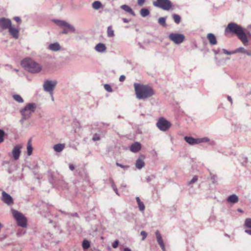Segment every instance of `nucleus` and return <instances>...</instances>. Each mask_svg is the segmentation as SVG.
Listing matches in <instances>:
<instances>
[{
	"mask_svg": "<svg viewBox=\"0 0 251 251\" xmlns=\"http://www.w3.org/2000/svg\"><path fill=\"white\" fill-rule=\"evenodd\" d=\"M225 32L235 34L244 45H247L248 39L243 28L234 23H230L225 29Z\"/></svg>",
	"mask_w": 251,
	"mask_h": 251,
	"instance_id": "obj_1",
	"label": "nucleus"
},
{
	"mask_svg": "<svg viewBox=\"0 0 251 251\" xmlns=\"http://www.w3.org/2000/svg\"><path fill=\"white\" fill-rule=\"evenodd\" d=\"M134 86L136 97L139 100L148 99L154 94L152 87L148 85H141L135 83Z\"/></svg>",
	"mask_w": 251,
	"mask_h": 251,
	"instance_id": "obj_2",
	"label": "nucleus"
},
{
	"mask_svg": "<svg viewBox=\"0 0 251 251\" xmlns=\"http://www.w3.org/2000/svg\"><path fill=\"white\" fill-rule=\"evenodd\" d=\"M21 65L26 71L31 73H39L41 69V66L30 58H25L22 61Z\"/></svg>",
	"mask_w": 251,
	"mask_h": 251,
	"instance_id": "obj_3",
	"label": "nucleus"
},
{
	"mask_svg": "<svg viewBox=\"0 0 251 251\" xmlns=\"http://www.w3.org/2000/svg\"><path fill=\"white\" fill-rule=\"evenodd\" d=\"M37 107V104L35 103H28L26 105L20 110V112L22 115V118L20 120L21 124H23L24 121L28 120L34 113Z\"/></svg>",
	"mask_w": 251,
	"mask_h": 251,
	"instance_id": "obj_4",
	"label": "nucleus"
},
{
	"mask_svg": "<svg viewBox=\"0 0 251 251\" xmlns=\"http://www.w3.org/2000/svg\"><path fill=\"white\" fill-rule=\"evenodd\" d=\"M11 212L14 219L16 220L19 226L22 227H26L27 226V219L26 217L21 212L17 210L12 209Z\"/></svg>",
	"mask_w": 251,
	"mask_h": 251,
	"instance_id": "obj_5",
	"label": "nucleus"
},
{
	"mask_svg": "<svg viewBox=\"0 0 251 251\" xmlns=\"http://www.w3.org/2000/svg\"><path fill=\"white\" fill-rule=\"evenodd\" d=\"M156 126L160 130L166 131L170 128L172 124L164 117H160L158 119Z\"/></svg>",
	"mask_w": 251,
	"mask_h": 251,
	"instance_id": "obj_6",
	"label": "nucleus"
},
{
	"mask_svg": "<svg viewBox=\"0 0 251 251\" xmlns=\"http://www.w3.org/2000/svg\"><path fill=\"white\" fill-rule=\"evenodd\" d=\"M153 5L164 10H169L172 7L173 4L169 0H156L153 2Z\"/></svg>",
	"mask_w": 251,
	"mask_h": 251,
	"instance_id": "obj_7",
	"label": "nucleus"
},
{
	"mask_svg": "<svg viewBox=\"0 0 251 251\" xmlns=\"http://www.w3.org/2000/svg\"><path fill=\"white\" fill-rule=\"evenodd\" d=\"M57 83V82L56 80L52 81L50 80H46L45 81L43 84L44 90L46 92H49L52 95V92L54 89V88L56 86Z\"/></svg>",
	"mask_w": 251,
	"mask_h": 251,
	"instance_id": "obj_8",
	"label": "nucleus"
},
{
	"mask_svg": "<svg viewBox=\"0 0 251 251\" xmlns=\"http://www.w3.org/2000/svg\"><path fill=\"white\" fill-rule=\"evenodd\" d=\"M169 38L176 44H180L184 41L185 36L182 34L172 33L169 35Z\"/></svg>",
	"mask_w": 251,
	"mask_h": 251,
	"instance_id": "obj_9",
	"label": "nucleus"
},
{
	"mask_svg": "<svg viewBox=\"0 0 251 251\" xmlns=\"http://www.w3.org/2000/svg\"><path fill=\"white\" fill-rule=\"evenodd\" d=\"M1 200L8 206H11L14 203V201L12 197L4 191L1 193Z\"/></svg>",
	"mask_w": 251,
	"mask_h": 251,
	"instance_id": "obj_10",
	"label": "nucleus"
},
{
	"mask_svg": "<svg viewBox=\"0 0 251 251\" xmlns=\"http://www.w3.org/2000/svg\"><path fill=\"white\" fill-rule=\"evenodd\" d=\"M12 25L11 21L8 18H0V28L1 30L8 29Z\"/></svg>",
	"mask_w": 251,
	"mask_h": 251,
	"instance_id": "obj_11",
	"label": "nucleus"
},
{
	"mask_svg": "<svg viewBox=\"0 0 251 251\" xmlns=\"http://www.w3.org/2000/svg\"><path fill=\"white\" fill-rule=\"evenodd\" d=\"M22 147L23 145L22 144H18L14 147L11 153L13 157L15 160H17L19 158Z\"/></svg>",
	"mask_w": 251,
	"mask_h": 251,
	"instance_id": "obj_12",
	"label": "nucleus"
},
{
	"mask_svg": "<svg viewBox=\"0 0 251 251\" xmlns=\"http://www.w3.org/2000/svg\"><path fill=\"white\" fill-rule=\"evenodd\" d=\"M155 235L156 236V240H157V243L160 246V247L162 249V250H163V251H165V245L164 244L163 240L162 239V236H161L160 232H159L158 230H156L155 231Z\"/></svg>",
	"mask_w": 251,
	"mask_h": 251,
	"instance_id": "obj_13",
	"label": "nucleus"
},
{
	"mask_svg": "<svg viewBox=\"0 0 251 251\" xmlns=\"http://www.w3.org/2000/svg\"><path fill=\"white\" fill-rule=\"evenodd\" d=\"M8 29L11 36H12L15 39L18 38L19 36V30L18 29L12 27L11 25L10 27H9Z\"/></svg>",
	"mask_w": 251,
	"mask_h": 251,
	"instance_id": "obj_14",
	"label": "nucleus"
},
{
	"mask_svg": "<svg viewBox=\"0 0 251 251\" xmlns=\"http://www.w3.org/2000/svg\"><path fill=\"white\" fill-rule=\"evenodd\" d=\"M48 49L52 51H57L60 50L61 46L58 42L50 44Z\"/></svg>",
	"mask_w": 251,
	"mask_h": 251,
	"instance_id": "obj_15",
	"label": "nucleus"
},
{
	"mask_svg": "<svg viewBox=\"0 0 251 251\" xmlns=\"http://www.w3.org/2000/svg\"><path fill=\"white\" fill-rule=\"evenodd\" d=\"M207 38L211 45L213 46L217 44V39L214 34L211 33H208L207 35Z\"/></svg>",
	"mask_w": 251,
	"mask_h": 251,
	"instance_id": "obj_16",
	"label": "nucleus"
},
{
	"mask_svg": "<svg viewBox=\"0 0 251 251\" xmlns=\"http://www.w3.org/2000/svg\"><path fill=\"white\" fill-rule=\"evenodd\" d=\"M95 49L97 51L102 53L106 51V47L104 44L100 43L96 45Z\"/></svg>",
	"mask_w": 251,
	"mask_h": 251,
	"instance_id": "obj_17",
	"label": "nucleus"
},
{
	"mask_svg": "<svg viewBox=\"0 0 251 251\" xmlns=\"http://www.w3.org/2000/svg\"><path fill=\"white\" fill-rule=\"evenodd\" d=\"M141 144L138 142H135L130 146V150L133 152H137L141 150Z\"/></svg>",
	"mask_w": 251,
	"mask_h": 251,
	"instance_id": "obj_18",
	"label": "nucleus"
},
{
	"mask_svg": "<svg viewBox=\"0 0 251 251\" xmlns=\"http://www.w3.org/2000/svg\"><path fill=\"white\" fill-rule=\"evenodd\" d=\"M238 197L235 194H232L229 196L227 199V201L231 203H235L238 201Z\"/></svg>",
	"mask_w": 251,
	"mask_h": 251,
	"instance_id": "obj_19",
	"label": "nucleus"
},
{
	"mask_svg": "<svg viewBox=\"0 0 251 251\" xmlns=\"http://www.w3.org/2000/svg\"><path fill=\"white\" fill-rule=\"evenodd\" d=\"M185 141L190 145L198 144V138H194L191 137L185 136Z\"/></svg>",
	"mask_w": 251,
	"mask_h": 251,
	"instance_id": "obj_20",
	"label": "nucleus"
},
{
	"mask_svg": "<svg viewBox=\"0 0 251 251\" xmlns=\"http://www.w3.org/2000/svg\"><path fill=\"white\" fill-rule=\"evenodd\" d=\"M121 8L125 10V11L130 13L133 16H135V14L132 9V8L127 5L124 4L121 6Z\"/></svg>",
	"mask_w": 251,
	"mask_h": 251,
	"instance_id": "obj_21",
	"label": "nucleus"
},
{
	"mask_svg": "<svg viewBox=\"0 0 251 251\" xmlns=\"http://www.w3.org/2000/svg\"><path fill=\"white\" fill-rule=\"evenodd\" d=\"M145 166V163L144 162L143 159L141 158L140 157L138 158L135 163V166L138 169H141Z\"/></svg>",
	"mask_w": 251,
	"mask_h": 251,
	"instance_id": "obj_22",
	"label": "nucleus"
},
{
	"mask_svg": "<svg viewBox=\"0 0 251 251\" xmlns=\"http://www.w3.org/2000/svg\"><path fill=\"white\" fill-rule=\"evenodd\" d=\"M234 51L235 52V53L240 52V53L246 54L249 56H251V52L248 51L243 47L238 48L236 49V50H235Z\"/></svg>",
	"mask_w": 251,
	"mask_h": 251,
	"instance_id": "obj_23",
	"label": "nucleus"
},
{
	"mask_svg": "<svg viewBox=\"0 0 251 251\" xmlns=\"http://www.w3.org/2000/svg\"><path fill=\"white\" fill-rule=\"evenodd\" d=\"M92 8L95 10H99L101 8H103V6L100 1L96 0L93 2L92 4Z\"/></svg>",
	"mask_w": 251,
	"mask_h": 251,
	"instance_id": "obj_24",
	"label": "nucleus"
},
{
	"mask_svg": "<svg viewBox=\"0 0 251 251\" xmlns=\"http://www.w3.org/2000/svg\"><path fill=\"white\" fill-rule=\"evenodd\" d=\"M63 27H65L67 29H68V30L70 32H72L73 33H75V27L69 24L68 23H67L66 21L65 22L64 25H63Z\"/></svg>",
	"mask_w": 251,
	"mask_h": 251,
	"instance_id": "obj_25",
	"label": "nucleus"
},
{
	"mask_svg": "<svg viewBox=\"0 0 251 251\" xmlns=\"http://www.w3.org/2000/svg\"><path fill=\"white\" fill-rule=\"evenodd\" d=\"M65 147L64 144H58L54 146L53 149L54 151L57 152H60L63 151Z\"/></svg>",
	"mask_w": 251,
	"mask_h": 251,
	"instance_id": "obj_26",
	"label": "nucleus"
},
{
	"mask_svg": "<svg viewBox=\"0 0 251 251\" xmlns=\"http://www.w3.org/2000/svg\"><path fill=\"white\" fill-rule=\"evenodd\" d=\"M136 200L137 204L138 205V207H139V210L141 211H144L145 210V206L144 204L143 203V202H142L141 201L139 197H136Z\"/></svg>",
	"mask_w": 251,
	"mask_h": 251,
	"instance_id": "obj_27",
	"label": "nucleus"
},
{
	"mask_svg": "<svg viewBox=\"0 0 251 251\" xmlns=\"http://www.w3.org/2000/svg\"><path fill=\"white\" fill-rule=\"evenodd\" d=\"M140 13L143 17H146L150 14V11L148 8H144L140 10Z\"/></svg>",
	"mask_w": 251,
	"mask_h": 251,
	"instance_id": "obj_28",
	"label": "nucleus"
},
{
	"mask_svg": "<svg viewBox=\"0 0 251 251\" xmlns=\"http://www.w3.org/2000/svg\"><path fill=\"white\" fill-rule=\"evenodd\" d=\"M33 148L31 143V140H29L27 142V153L28 156L32 154Z\"/></svg>",
	"mask_w": 251,
	"mask_h": 251,
	"instance_id": "obj_29",
	"label": "nucleus"
},
{
	"mask_svg": "<svg viewBox=\"0 0 251 251\" xmlns=\"http://www.w3.org/2000/svg\"><path fill=\"white\" fill-rule=\"evenodd\" d=\"M166 17L159 18L158 20V24L163 27H166L167 26L166 23Z\"/></svg>",
	"mask_w": 251,
	"mask_h": 251,
	"instance_id": "obj_30",
	"label": "nucleus"
},
{
	"mask_svg": "<svg viewBox=\"0 0 251 251\" xmlns=\"http://www.w3.org/2000/svg\"><path fill=\"white\" fill-rule=\"evenodd\" d=\"M13 99L18 103H23L24 100L21 96L18 94H14L12 96Z\"/></svg>",
	"mask_w": 251,
	"mask_h": 251,
	"instance_id": "obj_31",
	"label": "nucleus"
},
{
	"mask_svg": "<svg viewBox=\"0 0 251 251\" xmlns=\"http://www.w3.org/2000/svg\"><path fill=\"white\" fill-rule=\"evenodd\" d=\"M107 33L108 37H113L115 36L114 30L112 29L111 26H108Z\"/></svg>",
	"mask_w": 251,
	"mask_h": 251,
	"instance_id": "obj_32",
	"label": "nucleus"
},
{
	"mask_svg": "<svg viewBox=\"0 0 251 251\" xmlns=\"http://www.w3.org/2000/svg\"><path fill=\"white\" fill-rule=\"evenodd\" d=\"M90 246V244L87 240H84L82 242V247L84 250L88 249Z\"/></svg>",
	"mask_w": 251,
	"mask_h": 251,
	"instance_id": "obj_33",
	"label": "nucleus"
},
{
	"mask_svg": "<svg viewBox=\"0 0 251 251\" xmlns=\"http://www.w3.org/2000/svg\"><path fill=\"white\" fill-rule=\"evenodd\" d=\"M110 181L111 183V186H112V188L113 189V190L114 191V192L116 193V194L117 195L119 196V194L118 193V189L116 188V186L113 180L112 179H110Z\"/></svg>",
	"mask_w": 251,
	"mask_h": 251,
	"instance_id": "obj_34",
	"label": "nucleus"
},
{
	"mask_svg": "<svg viewBox=\"0 0 251 251\" xmlns=\"http://www.w3.org/2000/svg\"><path fill=\"white\" fill-rule=\"evenodd\" d=\"M173 18L176 24H178L180 23L181 18L179 15L175 14H173Z\"/></svg>",
	"mask_w": 251,
	"mask_h": 251,
	"instance_id": "obj_35",
	"label": "nucleus"
},
{
	"mask_svg": "<svg viewBox=\"0 0 251 251\" xmlns=\"http://www.w3.org/2000/svg\"><path fill=\"white\" fill-rule=\"evenodd\" d=\"M53 21L58 25L63 27V25H64L65 23V21L64 20H56L54 19Z\"/></svg>",
	"mask_w": 251,
	"mask_h": 251,
	"instance_id": "obj_36",
	"label": "nucleus"
},
{
	"mask_svg": "<svg viewBox=\"0 0 251 251\" xmlns=\"http://www.w3.org/2000/svg\"><path fill=\"white\" fill-rule=\"evenodd\" d=\"M198 177L197 176H195L193 178L189 181L188 182V185L191 186L194 183L198 181Z\"/></svg>",
	"mask_w": 251,
	"mask_h": 251,
	"instance_id": "obj_37",
	"label": "nucleus"
},
{
	"mask_svg": "<svg viewBox=\"0 0 251 251\" xmlns=\"http://www.w3.org/2000/svg\"><path fill=\"white\" fill-rule=\"evenodd\" d=\"M245 226L248 228H251V218H247L245 220Z\"/></svg>",
	"mask_w": 251,
	"mask_h": 251,
	"instance_id": "obj_38",
	"label": "nucleus"
},
{
	"mask_svg": "<svg viewBox=\"0 0 251 251\" xmlns=\"http://www.w3.org/2000/svg\"><path fill=\"white\" fill-rule=\"evenodd\" d=\"M198 144L203 142H208L209 141V138L207 137H204L202 138H198Z\"/></svg>",
	"mask_w": 251,
	"mask_h": 251,
	"instance_id": "obj_39",
	"label": "nucleus"
},
{
	"mask_svg": "<svg viewBox=\"0 0 251 251\" xmlns=\"http://www.w3.org/2000/svg\"><path fill=\"white\" fill-rule=\"evenodd\" d=\"M4 135V131L2 129H0V144L3 142Z\"/></svg>",
	"mask_w": 251,
	"mask_h": 251,
	"instance_id": "obj_40",
	"label": "nucleus"
},
{
	"mask_svg": "<svg viewBox=\"0 0 251 251\" xmlns=\"http://www.w3.org/2000/svg\"><path fill=\"white\" fill-rule=\"evenodd\" d=\"M104 88L105 90L108 92H112V89L111 86L108 84H104Z\"/></svg>",
	"mask_w": 251,
	"mask_h": 251,
	"instance_id": "obj_41",
	"label": "nucleus"
},
{
	"mask_svg": "<svg viewBox=\"0 0 251 251\" xmlns=\"http://www.w3.org/2000/svg\"><path fill=\"white\" fill-rule=\"evenodd\" d=\"M223 51L225 54H227V55H231V54L235 53L234 50H232V51H228L226 49H223Z\"/></svg>",
	"mask_w": 251,
	"mask_h": 251,
	"instance_id": "obj_42",
	"label": "nucleus"
},
{
	"mask_svg": "<svg viewBox=\"0 0 251 251\" xmlns=\"http://www.w3.org/2000/svg\"><path fill=\"white\" fill-rule=\"evenodd\" d=\"M116 165L117 166L120 167H121V168H123V169H126H126H128V168H129V166H128V165H122V164H120V163H118V162H117V163H116Z\"/></svg>",
	"mask_w": 251,
	"mask_h": 251,
	"instance_id": "obj_43",
	"label": "nucleus"
},
{
	"mask_svg": "<svg viewBox=\"0 0 251 251\" xmlns=\"http://www.w3.org/2000/svg\"><path fill=\"white\" fill-rule=\"evenodd\" d=\"M93 140L94 141H99L100 140V135L98 134H95L93 136V137L92 138Z\"/></svg>",
	"mask_w": 251,
	"mask_h": 251,
	"instance_id": "obj_44",
	"label": "nucleus"
},
{
	"mask_svg": "<svg viewBox=\"0 0 251 251\" xmlns=\"http://www.w3.org/2000/svg\"><path fill=\"white\" fill-rule=\"evenodd\" d=\"M155 178L154 176L151 175L146 177V179L147 182H150Z\"/></svg>",
	"mask_w": 251,
	"mask_h": 251,
	"instance_id": "obj_45",
	"label": "nucleus"
},
{
	"mask_svg": "<svg viewBox=\"0 0 251 251\" xmlns=\"http://www.w3.org/2000/svg\"><path fill=\"white\" fill-rule=\"evenodd\" d=\"M119 241L118 240H115L112 245V246L113 248H117L119 245Z\"/></svg>",
	"mask_w": 251,
	"mask_h": 251,
	"instance_id": "obj_46",
	"label": "nucleus"
},
{
	"mask_svg": "<svg viewBox=\"0 0 251 251\" xmlns=\"http://www.w3.org/2000/svg\"><path fill=\"white\" fill-rule=\"evenodd\" d=\"M141 235L143 236L142 240H144L147 237V233L145 231H142L141 232Z\"/></svg>",
	"mask_w": 251,
	"mask_h": 251,
	"instance_id": "obj_47",
	"label": "nucleus"
},
{
	"mask_svg": "<svg viewBox=\"0 0 251 251\" xmlns=\"http://www.w3.org/2000/svg\"><path fill=\"white\" fill-rule=\"evenodd\" d=\"M145 0H138V4L140 6H142L145 2Z\"/></svg>",
	"mask_w": 251,
	"mask_h": 251,
	"instance_id": "obj_48",
	"label": "nucleus"
},
{
	"mask_svg": "<svg viewBox=\"0 0 251 251\" xmlns=\"http://www.w3.org/2000/svg\"><path fill=\"white\" fill-rule=\"evenodd\" d=\"M125 79H126V76L124 75H121L120 76L119 80L121 82H123L125 80Z\"/></svg>",
	"mask_w": 251,
	"mask_h": 251,
	"instance_id": "obj_49",
	"label": "nucleus"
},
{
	"mask_svg": "<svg viewBox=\"0 0 251 251\" xmlns=\"http://www.w3.org/2000/svg\"><path fill=\"white\" fill-rule=\"evenodd\" d=\"M14 19L19 23H20L21 22V18L19 17H15L14 18Z\"/></svg>",
	"mask_w": 251,
	"mask_h": 251,
	"instance_id": "obj_50",
	"label": "nucleus"
},
{
	"mask_svg": "<svg viewBox=\"0 0 251 251\" xmlns=\"http://www.w3.org/2000/svg\"><path fill=\"white\" fill-rule=\"evenodd\" d=\"M68 32H69V31L68 30V29H66V28H65L62 31L61 33L62 34H67L68 33Z\"/></svg>",
	"mask_w": 251,
	"mask_h": 251,
	"instance_id": "obj_51",
	"label": "nucleus"
},
{
	"mask_svg": "<svg viewBox=\"0 0 251 251\" xmlns=\"http://www.w3.org/2000/svg\"><path fill=\"white\" fill-rule=\"evenodd\" d=\"M69 168L71 171H74L75 169V167L73 164H70Z\"/></svg>",
	"mask_w": 251,
	"mask_h": 251,
	"instance_id": "obj_52",
	"label": "nucleus"
},
{
	"mask_svg": "<svg viewBox=\"0 0 251 251\" xmlns=\"http://www.w3.org/2000/svg\"><path fill=\"white\" fill-rule=\"evenodd\" d=\"M123 21L125 23H128L129 22L130 20L127 19H126V18H123L122 19Z\"/></svg>",
	"mask_w": 251,
	"mask_h": 251,
	"instance_id": "obj_53",
	"label": "nucleus"
},
{
	"mask_svg": "<svg viewBox=\"0 0 251 251\" xmlns=\"http://www.w3.org/2000/svg\"><path fill=\"white\" fill-rule=\"evenodd\" d=\"M227 98V100L230 102L231 104H232L233 103V101H232L231 97L229 96H228Z\"/></svg>",
	"mask_w": 251,
	"mask_h": 251,
	"instance_id": "obj_54",
	"label": "nucleus"
},
{
	"mask_svg": "<svg viewBox=\"0 0 251 251\" xmlns=\"http://www.w3.org/2000/svg\"><path fill=\"white\" fill-rule=\"evenodd\" d=\"M245 232L251 235V229H246Z\"/></svg>",
	"mask_w": 251,
	"mask_h": 251,
	"instance_id": "obj_55",
	"label": "nucleus"
},
{
	"mask_svg": "<svg viewBox=\"0 0 251 251\" xmlns=\"http://www.w3.org/2000/svg\"><path fill=\"white\" fill-rule=\"evenodd\" d=\"M244 31L245 32V33H246L247 36V35H249L250 36H251V33L250 32L246 31V30H244Z\"/></svg>",
	"mask_w": 251,
	"mask_h": 251,
	"instance_id": "obj_56",
	"label": "nucleus"
},
{
	"mask_svg": "<svg viewBox=\"0 0 251 251\" xmlns=\"http://www.w3.org/2000/svg\"><path fill=\"white\" fill-rule=\"evenodd\" d=\"M124 251H131V250L129 248H125L124 249Z\"/></svg>",
	"mask_w": 251,
	"mask_h": 251,
	"instance_id": "obj_57",
	"label": "nucleus"
},
{
	"mask_svg": "<svg viewBox=\"0 0 251 251\" xmlns=\"http://www.w3.org/2000/svg\"><path fill=\"white\" fill-rule=\"evenodd\" d=\"M213 51L214 52L215 54H217L219 53V51H217L216 50H213Z\"/></svg>",
	"mask_w": 251,
	"mask_h": 251,
	"instance_id": "obj_58",
	"label": "nucleus"
},
{
	"mask_svg": "<svg viewBox=\"0 0 251 251\" xmlns=\"http://www.w3.org/2000/svg\"><path fill=\"white\" fill-rule=\"evenodd\" d=\"M238 210V211H239V212H243L242 210H241V209H238V210Z\"/></svg>",
	"mask_w": 251,
	"mask_h": 251,
	"instance_id": "obj_59",
	"label": "nucleus"
},
{
	"mask_svg": "<svg viewBox=\"0 0 251 251\" xmlns=\"http://www.w3.org/2000/svg\"><path fill=\"white\" fill-rule=\"evenodd\" d=\"M121 187H126V185H125V184H122V185H121Z\"/></svg>",
	"mask_w": 251,
	"mask_h": 251,
	"instance_id": "obj_60",
	"label": "nucleus"
},
{
	"mask_svg": "<svg viewBox=\"0 0 251 251\" xmlns=\"http://www.w3.org/2000/svg\"><path fill=\"white\" fill-rule=\"evenodd\" d=\"M74 215H75V216H76V217H77V216H78V214H77V213H76L74 214Z\"/></svg>",
	"mask_w": 251,
	"mask_h": 251,
	"instance_id": "obj_61",
	"label": "nucleus"
},
{
	"mask_svg": "<svg viewBox=\"0 0 251 251\" xmlns=\"http://www.w3.org/2000/svg\"><path fill=\"white\" fill-rule=\"evenodd\" d=\"M15 71L17 72V71H18V70L15 69Z\"/></svg>",
	"mask_w": 251,
	"mask_h": 251,
	"instance_id": "obj_62",
	"label": "nucleus"
}]
</instances>
